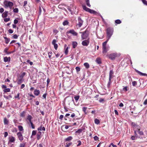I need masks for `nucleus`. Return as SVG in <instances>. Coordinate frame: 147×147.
Masks as SVG:
<instances>
[{
    "label": "nucleus",
    "instance_id": "nucleus-1",
    "mask_svg": "<svg viewBox=\"0 0 147 147\" xmlns=\"http://www.w3.org/2000/svg\"><path fill=\"white\" fill-rule=\"evenodd\" d=\"M108 41V40H107L105 42L102 43V49L103 53H106L109 50V46L107 45V43Z\"/></svg>",
    "mask_w": 147,
    "mask_h": 147
},
{
    "label": "nucleus",
    "instance_id": "nucleus-2",
    "mask_svg": "<svg viewBox=\"0 0 147 147\" xmlns=\"http://www.w3.org/2000/svg\"><path fill=\"white\" fill-rule=\"evenodd\" d=\"M113 29L112 28H108L107 30V40H109L113 34Z\"/></svg>",
    "mask_w": 147,
    "mask_h": 147
},
{
    "label": "nucleus",
    "instance_id": "nucleus-3",
    "mask_svg": "<svg viewBox=\"0 0 147 147\" xmlns=\"http://www.w3.org/2000/svg\"><path fill=\"white\" fill-rule=\"evenodd\" d=\"M3 4L5 8H7L9 7L10 9L12 8L13 5V3L12 2L7 0L3 2Z\"/></svg>",
    "mask_w": 147,
    "mask_h": 147
},
{
    "label": "nucleus",
    "instance_id": "nucleus-4",
    "mask_svg": "<svg viewBox=\"0 0 147 147\" xmlns=\"http://www.w3.org/2000/svg\"><path fill=\"white\" fill-rule=\"evenodd\" d=\"M83 9L86 11H88L90 13L95 14L96 13V12L93 10L87 7L85 5H82Z\"/></svg>",
    "mask_w": 147,
    "mask_h": 147
},
{
    "label": "nucleus",
    "instance_id": "nucleus-5",
    "mask_svg": "<svg viewBox=\"0 0 147 147\" xmlns=\"http://www.w3.org/2000/svg\"><path fill=\"white\" fill-rule=\"evenodd\" d=\"M8 144H10L12 143H14L15 140V138L13 136H10L8 138Z\"/></svg>",
    "mask_w": 147,
    "mask_h": 147
},
{
    "label": "nucleus",
    "instance_id": "nucleus-6",
    "mask_svg": "<svg viewBox=\"0 0 147 147\" xmlns=\"http://www.w3.org/2000/svg\"><path fill=\"white\" fill-rule=\"evenodd\" d=\"M89 38H88L87 40H84L82 42V44L84 46H87L89 44Z\"/></svg>",
    "mask_w": 147,
    "mask_h": 147
},
{
    "label": "nucleus",
    "instance_id": "nucleus-7",
    "mask_svg": "<svg viewBox=\"0 0 147 147\" xmlns=\"http://www.w3.org/2000/svg\"><path fill=\"white\" fill-rule=\"evenodd\" d=\"M17 135L18 138L20 141H21L23 140L24 138L23 136L20 132H18L17 133Z\"/></svg>",
    "mask_w": 147,
    "mask_h": 147
},
{
    "label": "nucleus",
    "instance_id": "nucleus-8",
    "mask_svg": "<svg viewBox=\"0 0 147 147\" xmlns=\"http://www.w3.org/2000/svg\"><path fill=\"white\" fill-rule=\"evenodd\" d=\"M82 39L84 40L86 39L88 36V34L87 33L86 31L82 33Z\"/></svg>",
    "mask_w": 147,
    "mask_h": 147
},
{
    "label": "nucleus",
    "instance_id": "nucleus-9",
    "mask_svg": "<svg viewBox=\"0 0 147 147\" xmlns=\"http://www.w3.org/2000/svg\"><path fill=\"white\" fill-rule=\"evenodd\" d=\"M78 23L77 24V25L79 27H80L82 25L83 21L80 17L78 18Z\"/></svg>",
    "mask_w": 147,
    "mask_h": 147
},
{
    "label": "nucleus",
    "instance_id": "nucleus-10",
    "mask_svg": "<svg viewBox=\"0 0 147 147\" xmlns=\"http://www.w3.org/2000/svg\"><path fill=\"white\" fill-rule=\"evenodd\" d=\"M67 33L71 34L74 36H77L78 35V33L76 32L74 30L72 29L70 30Z\"/></svg>",
    "mask_w": 147,
    "mask_h": 147
},
{
    "label": "nucleus",
    "instance_id": "nucleus-11",
    "mask_svg": "<svg viewBox=\"0 0 147 147\" xmlns=\"http://www.w3.org/2000/svg\"><path fill=\"white\" fill-rule=\"evenodd\" d=\"M57 41L56 40L54 39L52 43L53 45L54 48L55 50H57L58 48V45L56 43Z\"/></svg>",
    "mask_w": 147,
    "mask_h": 147
},
{
    "label": "nucleus",
    "instance_id": "nucleus-12",
    "mask_svg": "<svg viewBox=\"0 0 147 147\" xmlns=\"http://www.w3.org/2000/svg\"><path fill=\"white\" fill-rule=\"evenodd\" d=\"M4 61L5 62H9L11 60V58L10 57H5L3 59Z\"/></svg>",
    "mask_w": 147,
    "mask_h": 147
},
{
    "label": "nucleus",
    "instance_id": "nucleus-13",
    "mask_svg": "<svg viewBox=\"0 0 147 147\" xmlns=\"http://www.w3.org/2000/svg\"><path fill=\"white\" fill-rule=\"evenodd\" d=\"M8 12L7 11H5L3 12L2 15V16L3 18L7 17L8 15Z\"/></svg>",
    "mask_w": 147,
    "mask_h": 147
},
{
    "label": "nucleus",
    "instance_id": "nucleus-14",
    "mask_svg": "<svg viewBox=\"0 0 147 147\" xmlns=\"http://www.w3.org/2000/svg\"><path fill=\"white\" fill-rule=\"evenodd\" d=\"M73 47L74 48H75L77 46L78 43L77 42L73 41L72 42Z\"/></svg>",
    "mask_w": 147,
    "mask_h": 147
},
{
    "label": "nucleus",
    "instance_id": "nucleus-15",
    "mask_svg": "<svg viewBox=\"0 0 147 147\" xmlns=\"http://www.w3.org/2000/svg\"><path fill=\"white\" fill-rule=\"evenodd\" d=\"M113 71L110 70L109 72V78L110 80H111L112 77L113 76Z\"/></svg>",
    "mask_w": 147,
    "mask_h": 147
},
{
    "label": "nucleus",
    "instance_id": "nucleus-16",
    "mask_svg": "<svg viewBox=\"0 0 147 147\" xmlns=\"http://www.w3.org/2000/svg\"><path fill=\"white\" fill-rule=\"evenodd\" d=\"M116 56V55L115 54H112L110 55V57L113 59H114Z\"/></svg>",
    "mask_w": 147,
    "mask_h": 147
},
{
    "label": "nucleus",
    "instance_id": "nucleus-17",
    "mask_svg": "<svg viewBox=\"0 0 147 147\" xmlns=\"http://www.w3.org/2000/svg\"><path fill=\"white\" fill-rule=\"evenodd\" d=\"M96 61L98 64H100L101 63V59L100 58H97Z\"/></svg>",
    "mask_w": 147,
    "mask_h": 147
},
{
    "label": "nucleus",
    "instance_id": "nucleus-18",
    "mask_svg": "<svg viewBox=\"0 0 147 147\" xmlns=\"http://www.w3.org/2000/svg\"><path fill=\"white\" fill-rule=\"evenodd\" d=\"M72 139V137L71 136H69L65 139V141H70Z\"/></svg>",
    "mask_w": 147,
    "mask_h": 147
},
{
    "label": "nucleus",
    "instance_id": "nucleus-19",
    "mask_svg": "<svg viewBox=\"0 0 147 147\" xmlns=\"http://www.w3.org/2000/svg\"><path fill=\"white\" fill-rule=\"evenodd\" d=\"M39 93L40 91L39 90H36L34 91V94L36 96L38 95L39 94Z\"/></svg>",
    "mask_w": 147,
    "mask_h": 147
},
{
    "label": "nucleus",
    "instance_id": "nucleus-20",
    "mask_svg": "<svg viewBox=\"0 0 147 147\" xmlns=\"http://www.w3.org/2000/svg\"><path fill=\"white\" fill-rule=\"evenodd\" d=\"M84 65L86 69L90 67V65L88 63H84Z\"/></svg>",
    "mask_w": 147,
    "mask_h": 147
},
{
    "label": "nucleus",
    "instance_id": "nucleus-21",
    "mask_svg": "<svg viewBox=\"0 0 147 147\" xmlns=\"http://www.w3.org/2000/svg\"><path fill=\"white\" fill-rule=\"evenodd\" d=\"M8 49L7 48H5V49H4V52L6 53V54H11V53H12V52H7V51L8 50Z\"/></svg>",
    "mask_w": 147,
    "mask_h": 147
},
{
    "label": "nucleus",
    "instance_id": "nucleus-22",
    "mask_svg": "<svg viewBox=\"0 0 147 147\" xmlns=\"http://www.w3.org/2000/svg\"><path fill=\"white\" fill-rule=\"evenodd\" d=\"M38 131H45V128L44 127H42L41 126H40L39 127L38 129Z\"/></svg>",
    "mask_w": 147,
    "mask_h": 147
},
{
    "label": "nucleus",
    "instance_id": "nucleus-23",
    "mask_svg": "<svg viewBox=\"0 0 147 147\" xmlns=\"http://www.w3.org/2000/svg\"><path fill=\"white\" fill-rule=\"evenodd\" d=\"M69 48V47H67L65 49V54L67 55L68 54V49Z\"/></svg>",
    "mask_w": 147,
    "mask_h": 147
},
{
    "label": "nucleus",
    "instance_id": "nucleus-24",
    "mask_svg": "<svg viewBox=\"0 0 147 147\" xmlns=\"http://www.w3.org/2000/svg\"><path fill=\"white\" fill-rule=\"evenodd\" d=\"M84 130V128L80 129H79L77 131H76V133H80L82 131H83Z\"/></svg>",
    "mask_w": 147,
    "mask_h": 147
},
{
    "label": "nucleus",
    "instance_id": "nucleus-25",
    "mask_svg": "<svg viewBox=\"0 0 147 147\" xmlns=\"http://www.w3.org/2000/svg\"><path fill=\"white\" fill-rule=\"evenodd\" d=\"M131 124L132 126L135 128H137L138 127L137 125H136V123H135L132 122Z\"/></svg>",
    "mask_w": 147,
    "mask_h": 147
},
{
    "label": "nucleus",
    "instance_id": "nucleus-26",
    "mask_svg": "<svg viewBox=\"0 0 147 147\" xmlns=\"http://www.w3.org/2000/svg\"><path fill=\"white\" fill-rule=\"evenodd\" d=\"M85 1L87 6L89 7H91V5L89 3V0H85Z\"/></svg>",
    "mask_w": 147,
    "mask_h": 147
},
{
    "label": "nucleus",
    "instance_id": "nucleus-27",
    "mask_svg": "<svg viewBox=\"0 0 147 147\" xmlns=\"http://www.w3.org/2000/svg\"><path fill=\"white\" fill-rule=\"evenodd\" d=\"M138 132L139 133V134L141 136L143 135L144 134V133L143 131H140V128H138Z\"/></svg>",
    "mask_w": 147,
    "mask_h": 147
},
{
    "label": "nucleus",
    "instance_id": "nucleus-28",
    "mask_svg": "<svg viewBox=\"0 0 147 147\" xmlns=\"http://www.w3.org/2000/svg\"><path fill=\"white\" fill-rule=\"evenodd\" d=\"M32 118V117L31 116L29 115L27 117V119L29 120L30 122H31V120Z\"/></svg>",
    "mask_w": 147,
    "mask_h": 147
},
{
    "label": "nucleus",
    "instance_id": "nucleus-29",
    "mask_svg": "<svg viewBox=\"0 0 147 147\" xmlns=\"http://www.w3.org/2000/svg\"><path fill=\"white\" fill-rule=\"evenodd\" d=\"M137 72L139 74H140L141 75L147 76V74H146L143 73L139 71H138Z\"/></svg>",
    "mask_w": 147,
    "mask_h": 147
},
{
    "label": "nucleus",
    "instance_id": "nucleus-30",
    "mask_svg": "<svg viewBox=\"0 0 147 147\" xmlns=\"http://www.w3.org/2000/svg\"><path fill=\"white\" fill-rule=\"evenodd\" d=\"M18 129L20 131H23L24 130L23 127L21 125L18 126Z\"/></svg>",
    "mask_w": 147,
    "mask_h": 147
},
{
    "label": "nucleus",
    "instance_id": "nucleus-31",
    "mask_svg": "<svg viewBox=\"0 0 147 147\" xmlns=\"http://www.w3.org/2000/svg\"><path fill=\"white\" fill-rule=\"evenodd\" d=\"M94 122L95 124H98L100 123V121L98 119H96L94 120Z\"/></svg>",
    "mask_w": 147,
    "mask_h": 147
},
{
    "label": "nucleus",
    "instance_id": "nucleus-32",
    "mask_svg": "<svg viewBox=\"0 0 147 147\" xmlns=\"http://www.w3.org/2000/svg\"><path fill=\"white\" fill-rule=\"evenodd\" d=\"M111 84V80H110L109 78V81L108 84L107 85V87L108 88H110V86Z\"/></svg>",
    "mask_w": 147,
    "mask_h": 147
},
{
    "label": "nucleus",
    "instance_id": "nucleus-33",
    "mask_svg": "<svg viewBox=\"0 0 147 147\" xmlns=\"http://www.w3.org/2000/svg\"><path fill=\"white\" fill-rule=\"evenodd\" d=\"M10 89L9 88H6L3 90V91L5 92H10Z\"/></svg>",
    "mask_w": 147,
    "mask_h": 147
},
{
    "label": "nucleus",
    "instance_id": "nucleus-34",
    "mask_svg": "<svg viewBox=\"0 0 147 147\" xmlns=\"http://www.w3.org/2000/svg\"><path fill=\"white\" fill-rule=\"evenodd\" d=\"M25 143H20V147H25Z\"/></svg>",
    "mask_w": 147,
    "mask_h": 147
},
{
    "label": "nucleus",
    "instance_id": "nucleus-35",
    "mask_svg": "<svg viewBox=\"0 0 147 147\" xmlns=\"http://www.w3.org/2000/svg\"><path fill=\"white\" fill-rule=\"evenodd\" d=\"M68 22L67 21H64L63 23V24L64 26H65L68 25Z\"/></svg>",
    "mask_w": 147,
    "mask_h": 147
},
{
    "label": "nucleus",
    "instance_id": "nucleus-36",
    "mask_svg": "<svg viewBox=\"0 0 147 147\" xmlns=\"http://www.w3.org/2000/svg\"><path fill=\"white\" fill-rule=\"evenodd\" d=\"M4 38L5 39V43H9V39L7 38V37H4Z\"/></svg>",
    "mask_w": 147,
    "mask_h": 147
},
{
    "label": "nucleus",
    "instance_id": "nucleus-37",
    "mask_svg": "<svg viewBox=\"0 0 147 147\" xmlns=\"http://www.w3.org/2000/svg\"><path fill=\"white\" fill-rule=\"evenodd\" d=\"M25 112L23 111L20 114V115L22 117H24L25 115Z\"/></svg>",
    "mask_w": 147,
    "mask_h": 147
},
{
    "label": "nucleus",
    "instance_id": "nucleus-38",
    "mask_svg": "<svg viewBox=\"0 0 147 147\" xmlns=\"http://www.w3.org/2000/svg\"><path fill=\"white\" fill-rule=\"evenodd\" d=\"M4 123L5 124H7L8 123V121L5 118L4 119Z\"/></svg>",
    "mask_w": 147,
    "mask_h": 147
},
{
    "label": "nucleus",
    "instance_id": "nucleus-39",
    "mask_svg": "<svg viewBox=\"0 0 147 147\" xmlns=\"http://www.w3.org/2000/svg\"><path fill=\"white\" fill-rule=\"evenodd\" d=\"M10 20L9 18H5L4 19V20L5 22H7L9 21Z\"/></svg>",
    "mask_w": 147,
    "mask_h": 147
},
{
    "label": "nucleus",
    "instance_id": "nucleus-40",
    "mask_svg": "<svg viewBox=\"0 0 147 147\" xmlns=\"http://www.w3.org/2000/svg\"><path fill=\"white\" fill-rule=\"evenodd\" d=\"M115 23L117 24H119L121 23V21L119 20H117L115 21Z\"/></svg>",
    "mask_w": 147,
    "mask_h": 147
},
{
    "label": "nucleus",
    "instance_id": "nucleus-41",
    "mask_svg": "<svg viewBox=\"0 0 147 147\" xmlns=\"http://www.w3.org/2000/svg\"><path fill=\"white\" fill-rule=\"evenodd\" d=\"M80 96H77L74 97V98L77 101L78 100Z\"/></svg>",
    "mask_w": 147,
    "mask_h": 147
},
{
    "label": "nucleus",
    "instance_id": "nucleus-42",
    "mask_svg": "<svg viewBox=\"0 0 147 147\" xmlns=\"http://www.w3.org/2000/svg\"><path fill=\"white\" fill-rule=\"evenodd\" d=\"M20 94L19 93H18L17 94V96H15V98H18V100H19L20 99V98L19 97Z\"/></svg>",
    "mask_w": 147,
    "mask_h": 147
},
{
    "label": "nucleus",
    "instance_id": "nucleus-43",
    "mask_svg": "<svg viewBox=\"0 0 147 147\" xmlns=\"http://www.w3.org/2000/svg\"><path fill=\"white\" fill-rule=\"evenodd\" d=\"M141 1L144 4L147 5V1L146 0H141Z\"/></svg>",
    "mask_w": 147,
    "mask_h": 147
},
{
    "label": "nucleus",
    "instance_id": "nucleus-44",
    "mask_svg": "<svg viewBox=\"0 0 147 147\" xmlns=\"http://www.w3.org/2000/svg\"><path fill=\"white\" fill-rule=\"evenodd\" d=\"M137 83L136 81H134L132 82V84L133 86H135L137 85Z\"/></svg>",
    "mask_w": 147,
    "mask_h": 147
},
{
    "label": "nucleus",
    "instance_id": "nucleus-45",
    "mask_svg": "<svg viewBox=\"0 0 147 147\" xmlns=\"http://www.w3.org/2000/svg\"><path fill=\"white\" fill-rule=\"evenodd\" d=\"M18 9L17 8H15L13 9V12L15 13H18Z\"/></svg>",
    "mask_w": 147,
    "mask_h": 147
},
{
    "label": "nucleus",
    "instance_id": "nucleus-46",
    "mask_svg": "<svg viewBox=\"0 0 147 147\" xmlns=\"http://www.w3.org/2000/svg\"><path fill=\"white\" fill-rule=\"evenodd\" d=\"M76 69L77 72H78L80 70V68L78 67H76Z\"/></svg>",
    "mask_w": 147,
    "mask_h": 147
},
{
    "label": "nucleus",
    "instance_id": "nucleus-47",
    "mask_svg": "<svg viewBox=\"0 0 147 147\" xmlns=\"http://www.w3.org/2000/svg\"><path fill=\"white\" fill-rule=\"evenodd\" d=\"M36 134V131L35 130L33 131L32 133V135H35Z\"/></svg>",
    "mask_w": 147,
    "mask_h": 147
},
{
    "label": "nucleus",
    "instance_id": "nucleus-48",
    "mask_svg": "<svg viewBox=\"0 0 147 147\" xmlns=\"http://www.w3.org/2000/svg\"><path fill=\"white\" fill-rule=\"evenodd\" d=\"M26 74L25 72H23L20 76L21 78H23Z\"/></svg>",
    "mask_w": 147,
    "mask_h": 147
},
{
    "label": "nucleus",
    "instance_id": "nucleus-49",
    "mask_svg": "<svg viewBox=\"0 0 147 147\" xmlns=\"http://www.w3.org/2000/svg\"><path fill=\"white\" fill-rule=\"evenodd\" d=\"M123 91L126 92L127 90V86L123 88Z\"/></svg>",
    "mask_w": 147,
    "mask_h": 147
},
{
    "label": "nucleus",
    "instance_id": "nucleus-50",
    "mask_svg": "<svg viewBox=\"0 0 147 147\" xmlns=\"http://www.w3.org/2000/svg\"><path fill=\"white\" fill-rule=\"evenodd\" d=\"M72 144V143L71 142L68 143V144H67L66 146V147H69Z\"/></svg>",
    "mask_w": 147,
    "mask_h": 147
},
{
    "label": "nucleus",
    "instance_id": "nucleus-51",
    "mask_svg": "<svg viewBox=\"0 0 147 147\" xmlns=\"http://www.w3.org/2000/svg\"><path fill=\"white\" fill-rule=\"evenodd\" d=\"M13 37L15 39H17L18 37V36L16 34H14L13 36Z\"/></svg>",
    "mask_w": 147,
    "mask_h": 147
},
{
    "label": "nucleus",
    "instance_id": "nucleus-52",
    "mask_svg": "<svg viewBox=\"0 0 147 147\" xmlns=\"http://www.w3.org/2000/svg\"><path fill=\"white\" fill-rule=\"evenodd\" d=\"M94 139L95 140H97L98 139V137L97 136H95L94 137Z\"/></svg>",
    "mask_w": 147,
    "mask_h": 147
},
{
    "label": "nucleus",
    "instance_id": "nucleus-53",
    "mask_svg": "<svg viewBox=\"0 0 147 147\" xmlns=\"http://www.w3.org/2000/svg\"><path fill=\"white\" fill-rule=\"evenodd\" d=\"M143 104L146 105L147 104V99H146L143 102Z\"/></svg>",
    "mask_w": 147,
    "mask_h": 147
},
{
    "label": "nucleus",
    "instance_id": "nucleus-54",
    "mask_svg": "<svg viewBox=\"0 0 147 147\" xmlns=\"http://www.w3.org/2000/svg\"><path fill=\"white\" fill-rule=\"evenodd\" d=\"M8 32L9 33L11 34L13 33V31L12 30L10 29L8 30Z\"/></svg>",
    "mask_w": 147,
    "mask_h": 147
},
{
    "label": "nucleus",
    "instance_id": "nucleus-55",
    "mask_svg": "<svg viewBox=\"0 0 147 147\" xmlns=\"http://www.w3.org/2000/svg\"><path fill=\"white\" fill-rule=\"evenodd\" d=\"M4 11V9L3 8H1L0 9V13H2Z\"/></svg>",
    "mask_w": 147,
    "mask_h": 147
},
{
    "label": "nucleus",
    "instance_id": "nucleus-56",
    "mask_svg": "<svg viewBox=\"0 0 147 147\" xmlns=\"http://www.w3.org/2000/svg\"><path fill=\"white\" fill-rule=\"evenodd\" d=\"M87 109V108L86 107H84L83 108V111L84 112H86Z\"/></svg>",
    "mask_w": 147,
    "mask_h": 147
},
{
    "label": "nucleus",
    "instance_id": "nucleus-57",
    "mask_svg": "<svg viewBox=\"0 0 147 147\" xmlns=\"http://www.w3.org/2000/svg\"><path fill=\"white\" fill-rule=\"evenodd\" d=\"M78 144L77 145V146H80L81 144V142L80 140L78 141Z\"/></svg>",
    "mask_w": 147,
    "mask_h": 147
},
{
    "label": "nucleus",
    "instance_id": "nucleus-58",
    "mask_svg": "<svg viewBox=\"0 0 147 147\" xmlns=\"http://www.w3.org/2000/svg\"><path fill=\"white\" fill-rule=\"evenodd\" d=\"M18 22V21L16 19H15L14 20V23L15 24H17Z\"/></svg>",
    "mask_w": 147,
    "mask_h": 147
},
{
    "label": "nucleus",
    "instance_id": "nucleus-59",
    "mask_svg": "<svg viewBox=\"0 0 147 147\" xmlns=\"http://www.w3.org/2000/svg\"><path fill=\"white\" fill-rule=\"evenodd\" d=\"M30 123L31 124V127H32V128L33 129H34V125L32 123V122H30Z\"/></svg>",
    "mask_w": 147,
    "mask_h": 147
},
{
    "label": "nucleus",
    "instance_id": "nucleus-60",
    "mask_svg": "<svg viewBox=\"0 0 147 147\" xmlns=\"http://www.w3.org/2000/svg\"><path fill=\"white\" fill-rule=\"evenodd\" d=\"M8 136V133L7 132L4 133V137H6Z\"/></svg>",
    "mask_w": 147,
    "mask_h": 147
},
{
    "label": "nucleus",
    "instance_id": "nucleus-61",
    "mask_svg": "<svg viewBox=\"0 0 147 147\" xmlns=\"http://www.w3.org/2000/svg\"><path fill=\"white\" fill-rule=\"evenodd\" d=\"M3 96L5 98L7 99H9V96H6L5 95H4Z\"/></svg>",
    "mask_w": 147,
    "mask_h": 147
},
{
    "label": "nucleus",
    "instance_id": "nucleus-62",
    "mask_svg": "<svg viewBox=\"0 0 147 147\" xmlns=\"http://www.w3.org/2000/svg\"><path fill=\"white\" fill-rule=\"evenodd\" d=\"M131 139L132 140H134L135 139V137L134 136H132L131 137Z\"/></svg>",
    "mask_w": 147,
    "mask_h": 147
},
{
    "label": "nucleus",
    "instance_id": "nucleus-63",
    "mask_svg": "<svg viewBox=\"0 0 147 147\" xmlns=\"http://www.w3.org/2000/svg\"><path fill=\"white\" fill-rule=\"evenodd\" d=\"M22 80H19L18 82V83L19 84H20L22 83Z\"/></svg>",
    "mask_w": 147,
    "mask_h": 147
},
{
    "label": "nucleus",
    "instance_id": "nucleus-64",
    "mask_svg": "<svg viewBox=\"0 0 147 147\" xmlns=\"http://www.w3.org/2000/svg\"><path fill=\"white\" fill-rule=\"evenodd\" d=\"M63 115H61L59 117V119L61 120L63 119Z\"/></svg>",
    "mask_w": 147,
    "mask_h": 147
}]
</instances>
